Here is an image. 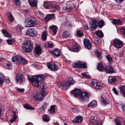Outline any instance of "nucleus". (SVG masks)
I'll return each instance as SVG.
<instances>
[{
  "mask_svg": "<svg viewBox=\"0 0 125 125\" xmlns=\"http://www.w3.org/2000/svg\"><path fill=\"white\" fill-rule=\"evenodd\" d=\"M2 32L5 36L8 37H11V35L9 34L6 30L5 29L3 30Z\"/></svg>",
  "mask_w": 125,
  "mask_h": 125,
  "instance_id": "35",
  "label": "nucleus"
},
{
  "mask_svg": "<svg viewBox=\"0 0 125 125\" xmlns=\"http://www.w3.org/2000/svg\"><path fill=\"white\" fill-rule=\"evenodd\" d=\"M55 106L54 105H52L51 106L50 109L49 110V113H54L55 111Z\"/></svg>",
  "mask_w": 125,
  "mask_h": 125,
  "instance_id": "36",
  "label": "nucleus"
},
{
  "mask_svg": "<svg viewBox=\"0 0 125 125\" xmlns=\"http://www.w3.org/2000/svg\"><path fill=\"white\" fill-rule=\"evenodd\" d=\"M82 74V76L85 78L89 79L90 78V76L89 74L83 73Z\"/></svg>",
  "mask_w": 125,
  "mask_h": 125,
  "instance_id": "45",
  "label": "nucleus"
},
{
  "mask_svg": "<svg viewBox=\"0 0 125 125\" xmlns=\"http://www.w3.org/2000/svg\"><path fill=\"white\" fill-rule=\"evenodd\" d=\"M69 49L71 51L78 52L80 50V48L77 45L75 44L73 47H69Z\"/></svg>",
  "mask_w": 125,
  "mask_h": 125,
  "instance_id": "21",
  "label": "nucleus"
},
{
  "mask_svg": "<svg viewBox=\"0 0 125 125\" xmlns=\"http://www.w3.org/2000/svg\"><path fill=\"white\" fill-rule=\"evenodd\" d=\"M107 59L108 60L109 63H111L112 62L113 59L111 56L109 55H107L106 56Z\"/></svg>",
  "mask_w": 125,
  "mask_h": 125,
  "instance_id": "38",
  "label": "nucleus"
},
{
  "mask_svg": "<svg viewBox=\"0 0 125 125\" xmlns=\"http://www.w3.org/2000/svg\"><path fill=\"white\" fill-rule=\"evenodd\" d=\"M23 28L22 26L19 25H18L14 28L16 32L18 34H21L22 30Z\"/></svg>",
  "mask_w": 125,
  "mask_h": 125,
  "instance_id": "20",
  "label": "nucleus"
},
{
  "mask_svg": "<svg viewBox=\"0 0 125 125\" xmlns=\"http://www.w3.org/2000/svg\"><path fill=\"white\" fill-rule=\"evenodd\" d=\"M82 117L80 116L77 117L75 119H74L73 121L74 122H75L76 123H80L83 120Z\"/></svg>",
  "mask_w": 125,
  "mask_h": 125,
  "instance_id": "33",
  "label": "nucleus"
},
{
  "mask_svg": "<svg viewBox=\"0 0 125 125\" xmlns=\"http://www.w3.org/2000/svg\"><path fill=\"white\" fill-rule=\"evenodd\" d=\"M36 16L40 18H41L42 16L41 13L40 12H37Z\"/></svg>",
  "mask_w": 125,
  "mask_h": 125,
  "instance_id": "55",
  "label": "nucleus"
},
{
  "mask_svg": "<svg viewBox=\"0 0 125 125\" xmlns=\"http://www.w3.org/2000/svg\"><path fill=\"white\" fill-rule=\"evenodd\" d=\"M8 20L11 22H13L14 21V18L10 13L8 14Z\"/></svg>",
  "mask_w": 125,
  "mask_h": 125,
  "instance_id": "37",
  "label": "nucleus"
},
{
  "mask_svg": "<svg viewBox=\"0 0 125 125\" xmlns=\"http://www.w3.org/2000/svg\"><path fill=\"white\" fill-rule=\"evenodd\" d=\"M105 68L104 67L103 64L101 63L98 64L97 69L100 71H103L105 70Z\"/></svg>",
  "mask_w": 125,
  "mask_h": 125,
  "instance_id": "31",
  "label": "nucleus"
},
{
  "mask_svg": "<svg viewBox=\"0 0 125 125\" xmlns=\"http://www.w3.org/2000/svg\"><path fill=\"white\" fill-rule=\"evenodd\" d=\"M89 98V95L88 93L85 91L81 92L79 98L81 102H84L88 99Z\"/></svg>",
  "mask_w": 125,
  "mask_h": 125,
  "instance_id": "5",
  "label": "nucleus"
},
{
  "mask_svg": "<svg viewBox=\"0 0 125 125\" xmlns=\"http://www.w3.org/2000/svg\"><path fill=\"white\" fill-rule=\"evenodd\" d=\"M5 78L4 75L2 73H0V79Z\"/></svg>",
  "mask_w": 125,
  "mask_h": 125,
  "instance_id": "61",
  "label": "nucleus"
},
{
  "mask_svg": "<svg viewBox=\"0 0 125 125\" xmlns=\"http://www.w3.org/2000/svg\"><path fill=\"white\" fill-rule=\"evenodd\" d=\"M21 60L22 63L24 64H25L28 63V61L27 60L21 57Z\"/></svg>",
  "mask_w": 125,
  "mask_h": 125,
  "instance_id": "48",
  "label": "nucleus"
},
{
  "mask_svg": "<svg viewBox=\"0 0 125 125\" xmlns=\"http://www.w3.org/2000/svg\"><path fill=\"white\" fill-rule=\"evenodd\" d=\"M81 93V89L77 88L73 90L71 92V94L73 95L74 97L78 98Z\"/></svg>",
  "mask_w": 125,
  "mask_h": 125,
  "instance_id": "14",
  "label": "nucleus"
},
{
  "mask_svg": "<svg viewBox=\"0 0 125 125\" xmlns=\"http://www.w3.org/2000/svg\"><path fill=\"white\" fill-rule=\"evenodd\" d=\"M84 45L85 47L89 50L92 47V45L91 42L87 38H85L83 40Z\"/></svg>",
  "mask_w": 125,
  "mask_h": 125,
  "instance_id": "11",
  "label": "nucleus"
},
{
  "mask_svg": "<svg viewBox=\"0 0 125 125\" xmlns=\"http://www.w3.org/2000/svg\"><path fill=\"white\" fill-rule=\"evenodd\" d=\"M5 80V78L0 79V86H1L3 84Z\"/></svg>",
  "mask_w": 125,
  "mask_h": 125,
  "instance_id": "54",
  "label": "nucleus"
},
{
  "mask_svg": "<svg viewBox=\"0 0 125 125\" xmlns=\"http://www.w3.org/2000/svg\"><path fill=\"white\" fill-rule=\"evenodd\" d=\"M113 44L114 46L116 48L120 49L123 46V43L119 39H116L113 41Z\"/></svg>",
  "mask_w": 125,
  "mask_h": 125,
  "instance_id": "8",
  "label": "nucleus"
},
{
  "mask_svg": "<svg viewBox=\"0 0 125 125\" xmlns=\"http://www.w3.org/2000/svg\"><path fill=\"white\" fill-rule=\"evenodd\" d=\"M43 6L46 9H47V2L46 1H44L43 3Z\"/></svg>",
  "mask_w": 125,
  "mask_h": 125,
  "instance_id": "59",
  "label": "nucleus"
},
{
  "mask_svg": "<svg viewBox=\"0 0 125 125\" xmlns=\"http://www.w3.org/2000/svg\"><path fill=\"white\" fill-rule=\"evenodd\" d=\"M119 88L120 91L123 95L124 97H125V86L124 85H121L119 86Z\"/></svg>",
  "mask_w": 125,
  "mask_h": 125,
  "instance_id": "30",
  "label": "nucleus"
},
{
  "mask_svg": "<svg viewBox=\"0 0 125 125\" xmlns=\"http://www.w3.org/2000/svg\"><path fill=\"white\" fill-rule=\"evenodd\" d=\"M53 5L50 2H47V9H50L51 8H53Z\"/></svg>",
  "mask_w": 125,
  "mask_h": 125,
  "instance_id": "47",
  "label": "nucleus"
},
{
  "mask_svg": "<svg viewBox=\"0 0 125 125\" xmlns=\"http://www.w3.org/2000/svg\"><path fill=\"white\" fill-rule=\"evenodd\" d=\"M71 2L70 1L66 3V6L63 7V10L64 12L70 11L72 10V7L71 6Z\"/></svg>",
  "mask_w": 125,
  "mask_h": 125,
  "instance_id": "17",
  "label": "nucleus"
},
{
  "mask_svg": "<svg viewBox=\"0 0 125 125\" xmlns=\"http://www.w3.org/2000/svg\"><path fill=\"white\" fill-rule=\"evenodd\" d=\"M115 120L116 122V125H121L120 124V121L118 119H116Z\"/></svg>",
  "mask_w": 125,
  "mask_h": 125,
  "instance_id": "58",
  "label": "nucleus"
},
{
  "mask_svg": "<svg viewBox=\"0 0 125 125\" xmlns=\"http://www.w3.org/2000/svg\"><path fill=\"white\" fill-rule=\"evenodd\" d=\"M20 0H15V3L16 4L18 5H19L20 4Z\"/></svg>",
  "mask_w": 125,
  "mask_h": 125,
  "instance_id": "56",
  "label": "nucleus"
},
{
  "mask_svg": "<svg viewBox=\"0 0 125 125\" xmlns=\"http://www.w3.org/2000/svg\"><path fill=\"white\" fill-rule=\"evenodd\" d=\"M100 101L102 104L104 105L108 104V103L107 102V99L105 98H104L102 96H101V97Z\"/></svg>",
  "mask_w": 125,
  "mask_h": 125,
  "instance_id": "34",
  "label": "nucleus"
},
{
  "mask_svg": "<svg viewBox=\"0 0 125 125\" xmlns=\"http://www.w3.org/2000/svg\"><path fill=\"white\" fill-rule=\"evenodd\" d=\"M43 77V75H41L36 76H28V78L29 80L31 82L33 86L38 87L39 86V83H41L42 81Z\"/></svg>",
  "mask_w": 125,
  "mask_h": 125,
  "instance_id": "1",
  "label": "nucleus"
},
{
  "mask_svg": "<svg viewBox=\"0 0 125 125\" xmlns=\"http://www.w3.org/2000/svg\"><path fill=\"white\" fill-rule=\"evenodd\" d=\"M49 51L53 55L55 58L59 57L61 54L60 50L58 49H55L54 50H50Z\"/></svg>",
  "mask_w": 125,
  "mask_h": 125,
  "instance_id": "9",
  "label": "nucleus"
},
{
  "mask_svg": "<svg viewBox=\"0 0 125 125\" xmlns=\"http://www.w3.org/2000/svg\"><path fill=\"white\" fill-rule=\"evenodd\" d=\"M104 24V21L100 20L99 21V22L98 24V25L100 28H101L103 26Z\"/></svg>",
  "mask_w": 125,
  "mask_h": 125,
  "instance_id": "43",
  "label": "nucleus"
},
{
  "mask_svg": "<svg viewBox=\"0 0 125 125\" xmlns=\"http://www.w3.org/2000/svg\"><path fill=\"white\" fill-rule=\"evenodd\" d=\"M26 27H32L34 26L37 23L36 19L31 17L27 18L25 20Z\"/></svg>",
  "mask_w": 125,
  "mask_h": 125,
  "instance_id": "4",
  "label": "nucleus"
},
{
  "mask_svg": "<svg viewBox=\"0 0 125 125\" xmlns=\"http://www.w3.org/2000/svg\"><path fill=\"white\" fill-rule=\"evenodd\" d=\"M96 117H94L93 116L90 117L89 120L90 122L91 123H94L96 125H102V121L101 120H99V118L97 119L96 120L95 119L94 120V118Z\"/></svg>",
  "mask_w": 125,
  "mask_h": 125,
  "instance_id": "12",
  "label": "nucleus"
},
{
  "mask_svg": "<svg viewBox=\"0 0 125 125\" xmlns=\"http://www.w3.org/2000/svg\"><path fill=\"white\" fill-rule=\"evenodd\" d=\"M98 22L95 20H92V22H90V29L91 28L92 30H94L97 27Z\"/></svg>",
  "mask_w": 125,
  "mask_h": 125,
  "instance_id": "19",
  "label": "nucleus"
},
{
  "mask_svg": "<svg viewBox=\"0 0 125 125\" xmlns=\"http://www.w3.org/2000/svg\"><path fill=\"white\" fill-rule=\"evenodd\" d=\"M85 29L86 30H88L89 29V27L88 26L87 24L86 23H85Z\"/></svg>",
  "mask_w": 125,
  "mask_h": 125,
  "instance_id": "64",
  "label": "nucleus"
},
{
  "mask_svg": "<svg viewBox=\"0 0 125 125\" xmlns=\"http://www.w3.org/2000/svg\"><path fill=\"white\" fill-rule=\"evenodd\" d=\"M116 81V78L115 77L110 76L108 78V82L109 84L113 83Z\"/></svg>",
  "mask_w": 125,
  "mask_h": 125,
  "instance_id": "27",
  "label": "nucleus"
},
{
  "mask_svg": "<svg viewBox=\"0 0 125 125\" xmlns=\"http://www.w3.org/2000/svg\"><path fill=\"white\" fill-rule=\"evenodd\" d=\"M47 67L50 70L54 71H57L58 69L57 65L52 62H49L47 64Z\"/></svg>",
  "mask_w": 125,
  "mask_h": 125,
  "instance_id": "13",
  "label": "nucleus"
},
{
  "mask_svg": "<svg viewBox=\"0 0 125 125\" xmlns=\"http://www.w3.org/2000/svg\"><path fill=\"white\" fill-rule=\"evenodd\" d=\"M95 54L97 57L100 60L102 58V56L100 52L98 51H96V52Z\"/></svg>",
  "mask_w": 125,
  "mask_h": 125,
  "instance_id": "44",
  "label": "nucleus"
},
{
  "mask_svg": "<svg viewBox=\"0 0 125 125\" xmlns=\"http://www.w3.org/2000/svg\"><path fill=\"white\" fill-rule=\"evenodd\" d=\"M35 54L36 56H38L42 52V49L41 47L38 44H36L34 50Z\"/></svg>",
  "mask_w": 125,
  "mask_h": 125,
  "instance_id": "15",
  "label": "nucleus"
},
{
  "mask_svg": "<svg viewBox=\"0 0 125 125\" xmlns=\"http://www.w3.org/2000/svg\"><path fill=\"white\" fill-rule=\"evenodd\" d=\"M90 86L96 90H99L102 88V85L100 82L96 81H92L90 84Z\"/></svg>",
  "mask_w": 125,
  "mask_h": 125,
  "instance_id": "7",
  "label": "nucleus"
},
{
  "mask_svg": "<svg viewBox=\"0 0 125 125\" xmlns=\"http://www.w3.org/2000/svg\"><path fill=\"white\" fill-rule=\"evenodd\" d=\"M12 61L16 64H19L21 62V60L17 56L13 57L12 59Z\"/></svg>",
  "mask_w": 125,
  "mask_h": 125,
  "instance_id": "25",
  "label": "nucleus"
},
{
  "mask_svg": "<svg viewBox=\"0 0 125 125\" xmlns=\"http://www.w3.org/2000/svg\"><path fill=\"white\" fill-rule=\"evenodd\" d=\"M70 32L69 31H64L63 33V35L64 37H67L70 36Z\"/></svg>",
  "mask_w": 125,
  "mask_h": 125,
  "instance_id": "39",
  "label": "nucleus"
},
{
  "mask_svg": "<svg viewBox=\"0 0 125 125\" xmlns=\"http://www.w3.org/2000/svg\"><path fill=\"white\" fill-rule=\"evenodd\" d=\"M105 69V70L108 73H112L114 72L113 67L111 65L107 66Z\"/></svg>",
  "mask_w": 125,
  "mask_h": 125,
  "instance_id": "23",
  "label": "nucleus"
},
{
  "mask_svg": "<svg viewBox=\"0 0 125 125\" xmlns=\"http://www.w3.org/2000/svg\"><path fill=\"white\" fill-rule=\"evenodd\" d=\"M42 40L44 41H45L46 40L47 37V31L45 30L44 31L42 35Z\"/></svg>",
  "mask_w": 125,
  "mask_h": 125,
  "instance_id": "32",
  "label": "nucleus"
},
{
  "mask_svg": "<svg viewBox=\"0 0 125 125\" xmlns=\"http://www.w3.org/2000/svg\"><path fill=\"white\" fill-rule=\"evenodd\" d=\"M53 8H55L56 9L59 10L60 8V7L58 5H53Z\"/></svg>",
  "mask_w": 125,
  "mask_h": 125,
  "instance_id": "62",
  "label": "nucleus"
},
{
  "mask_svg": "<svg viewBox=\"0 0 125 125\" xmlns=\"http://www.w3.org/2000/svg\"><path fill=\"white\" fill-rule=\"evenodd\" d=\"M113 91L115 93L116 95H117L118 94V92L117 90L115 88H113Z\"/></svg>",
  "mask_w": 125,
  "mask_h": 125,
  "instance_id": "60",
  "label": "nucleus"
},
{
  "mask_svg": "<svg viewBox=\"0 0 125 125\" xmlns=\"http://www.w3.org/2000/svg\"><path fill=\"white\" fill-rule=\"evenodd\" d=\"M53 44L52 43H50L49 42H47V48H51L53 47Z\"/></svg>",
  "mask_w": 125,
  "mask_h": 125,
  "instance_id": "52",
  "label": "nucleus"
},
{
  "mask_svg": "<svg viewBox=\"0 0 125 125\" xmlns=\"http://www.w3.org/2000/svg\"><path fill=\"white\" fill-rule=\"evenodd\" d=\"M96 35L99 37L102 38L103 36V34L101 31H98L95 32Z\"/></svg>",
  "mask_w": 125,
  "mask_h": 125,
  "instance_id": "40",
  "label": "nucleus"
},
{
  "mask_svg": "<svg viewBox=\"0 0 125 125\" xmlns=\"http://www.w3.org/2000/svg\"><path fill=\"white\" fill-rule=\"evenodd\" d=\"M97 105V102L95 100H93L92 101L88 104V107H95Z\"/></svg>",
  "mask_w": 125,
  "mask_h": 125,
  "instance_id": "29",
  "label": "nucleus"
},
{
  "mask_svg": "<svg viewBox=\"0 0 125 125\" xmlns=\"http://www.w3.org/2000/svg\"><path fill=\"white\" fill-rule=\"evenodd\" d=\"M33 48V44L31 40H27L22 46V49L26 52L31 51Z\"/></svg>",
  "mask_w": 125,
  "mask_h": 125,
  "instance_id": "3",
  "label": "nucleus"
},
{
  "mask_svg": "<svg viewBox=\"0 0 125 125\" xmlns=\"http://www.w3.org/2000/svg\"><path fill=\"white\" fill-rule=\"evenodd\" d=\"M3 67L7 69H11V63L8 61H5L3 62Z\"/></svg>",
  "mask_w": 125,
  "mask_h": 125,
  "instance_id": "22",
  "label": "nucleus"
},
{
  "mask_svg": "<svg viewBox=\"0 0 125 125\" xmlns=\"http://www.w3.org/2000/svg\"><path fill=\"white\" fill-rule=\"evenodd\" d=\"M47 87L45 84L42 83L41 86V88L42 90V94L40 95L36 91L33 92V97L34 99L37 101H38L40 99H42L43 97V95L47 91Z\"/></svg>",
  "mask_w": 125,
  "mask_h": 125,
  "instance_id": "2",
  "label": "nucleus"
},
{
  "mask_svg": "<svg viewBox=\"0 0 125 125\" xmlns=\"http://www.w3.org/2000/svg\"><path fill=\"white\" fill-rule=\"evenodd\" d=\"M77 111V108L76 107L72 108V109L71 112L72 114H73V113L76 112Z\"/></svg>",
  "mask_w": 125,
  "mask_h": 125,
  "instance_id": "50",
  "label": "nucleus"
},
{
  "mask_svg": "<svg viewBox=\"0 0 125 125\" xmlns=\"http://www.w3.org/2000/svg\"><path fill=\"white\" fill-rule=\"evenodd\" d=\"M16 79L17 82L19 83H21L25 81V79L23 76L21 74H18L16 77Z\"/></svg>",
  "mask_w": 125,
  "mask_h": 125,
  "instance_id": "18",
  "label": "nucleus"
},
{
  "mask_svg": "<svg viewBox=\"0 0 125 125\" xmlns=\"http://www.w3.org/2000/svg\"><path fill=\"white\" fill-rule=\"evenodd\" d=\"M112 23L114 25H121L122 22L118 19H113L112 21Z\"/></svg>",
  "mask_w": 125,
  "mask_h": 125,
  "instance_id": "28",
  "label": "nucleus"
},
{
  "mask_svg": "<svg viewBox=\"0 0 125 125\" xmlns=\"http://www.w3.org/2000/svg\"><path fill=\"white\" fill-rule=\"evenodd\" d=\"M23 106L25 108L28 109L34 110V108L32 107L31 106L28 104L23 105Z\"/></svg>",
  "mask_w": 125,
  "mask_h": 125,
  "instance_id": "42",
  "label": "nucleus"
},
{
  "mask_svg": "<svg viewBox=\"0 0 125 125\" xmlns=\"http://www.w3.org/2000/svg\"><path fill=\"white\" fill-rule=\"evenodd\" d=\"M73 67L74 68H82L83 69H84L87 67L86 64L84 63L81 61L75 62L73 64Z\"/></svg>",
  "mask_w": 125,
  "mask_h": 125,
  "instance_id": "10",
  "label": "nucleus"
},
{
  "mask_svg": "<svg viewBox=\"0 0 125 125\" xmlns=\"http://www.w3.org/2000/svg\"><path fill=\"white\" fill-rule=\"evenodd\" d=\"M53 14H51L47 15V21L50 20L54 16Z\"/></svg>",
  "mask_w": 125,
  "mask_h": 125,
  "instance_id": "46",
  "label": "nucleus"
},
{
  "mask_svg": "<svg viewBox=\"0 0 125 125\" xmlns=\"http://www.w3.org/2000/svg\"><path fill=\"white\" fill-rule=\"evenodd\" d=\"M120 30L122 35L125 36V28L123 27H122L120 28Z\"/></svg>",
  "mask_w": 125,
  "mask_h": 125,
  "instance_id": "49",
  "label": "nucleus"
},
{
  "mask_svg": "<svg viewBox=\"0 0 125 125\" xmlns=\"http://www.w3.org/2000/svg\"><path fill=\"white\" fill-rule=\"evenodd\" d=\"M13 113L14 115H13L12 118L16 120L17 118V115H16V113L15 112H13Z\"/></svg>",
  "mask_w": 125,
  "mask_h": 125,
  "instance_id": "57",
  "label": "nucleus"
},
{
  "mask_svg": "<svg viewBox=\"0 0 125 125\" xmlns=\"http://www.w3.org/2000/svg\"><path fill=\"white\" fill-rule=\"evenodd\" d=\"M7 42L9 45H12L14 42V40L12 39H8L7 41Z\"/></svg>",
  "mask_w": 125,
  "mask_h": 125,
  "instance_id": "53",
  "label": "nucleus"
},
{
  "mask_svg": "<svg viewBox=\"0 0 125 125\" xmlns=\"http://www.w3.org/2000/svg\"><path fill=\"white\" fill-rule=\"evenodd\" d=\"M42 119L43 121L46 122H47V115H46L45 114L43 116Z\"/></svg>",
  "mask_w": 125,
  "mask_h": 125,
  "instance_id": "51",
  "label": "nucleus"
},
{
  "mask_svg": "<svg viewBox=\"0 0 125 125\" xmlns=\"http://www.w3.org/2000/svg\"><path fill=\"white\" fill-rule=\"evenodd\" d=\"M77 35L79 37H81L83 36V34L82 31L78 30L77 32Z\"/></svg>",
  "mask_w": 125,
  "mask_h": 125,
  "instance_id": "41",
  "label": "nucleus"
},
{
  "mask_svg": "<svg viewBox=\"0 0 125 125\" xmlns=\"http://www.w3.org/2000/svg\"><path fill=\"white\" fill-rule=\"evenodd\" d=\"M17 90L21 92H23L24 91V89L22 88H18L17 89Z\"/></svg>",
  "mask_w": 125,
  "mask_h": 125,
  "instance_id": "63",
  "label": "nucleus"
},
{
  "mask_svg": "<svg viewBox=\"0 0 125 125\" xmlns=\"http://www.w3.org/2000/svg\"><path fill=\"white\" fill-rule=\"evenodd\" d=\"M28 2L31 7H37V0H29Z\"/></svg>",
  "mask_w": 125,
  "mask_h": 125,
  "instance_id": "24",
  "label": "nucleus"
},
{
  "mask_svg": "<svg viewBox=\"0 0 125 125\" xmlns=\"http://www.w3.org/2000/svg\"><path fill=\"white\" fill-rule=\"evenodd\" d=\"M50 28L54 34H56L57 31L58 30V28L56 26L52 25L50 26Z\"/></svg>",
  "mask_w": 125,
  "mask_h": 125,
  "instance_id": "26",
  "label": "nucleus"
},
{
  "mask_svg": "<svg viewBox=\"0 0 125 125\" xmlns=\"http://www.w3.org/2000/svg\"><path fill=\"white\" fill-rule=\"evenodd\" d=\"M75 82L74 80H73V78L71 77H69L67 79V84L66 82H62L61 85V86H64L66 88L69 87V86L72 84H74Z\"/></svg>",
  "mask_w": 125,
  "mask_h": 125,
  "instance_id": "6",
  "label": "nucleus"
},
{
  "mask_svg": "<svg viewBox=\"0 0 125 125\" xmlns=\"http://www.w3.org/2000/svg\"><path fill=\"white\" fill-rule=\"evenodd\" d=\"M26 34L30 36H35L37 33L36 31L33 28H29L26 31Z\"/></svg>",
  "mask_w": 125,
  "mask_h": 125,
  "instance_id": "16",
  "label": "nucleus"
}]
</instances>
